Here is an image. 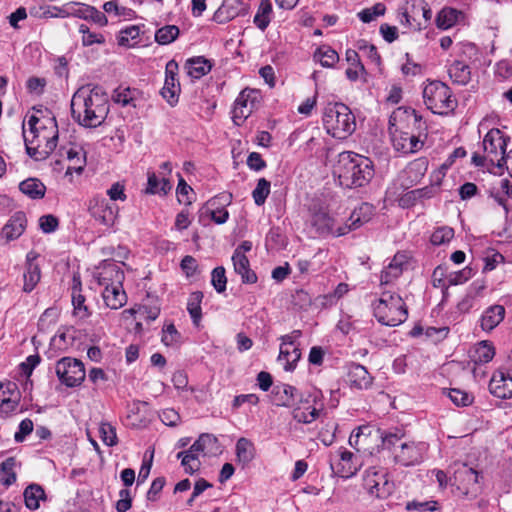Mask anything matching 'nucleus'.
<instances>
[{
  "mask_svg": "<svg viewBox=\"0 0 512 512\" xmlns=\"http://www.w3.org/2000/svg\"><path fill=\"white\" fill-rule=\"evenodd\" d=\"M71 113L84 127L100 126L109 113V100L100 86L85 85L77 89L71 99Z\"/></svg>",
  "mask_w": 512,
  "mask_h": 512,
  "instance_id": "1",
  "label": "nucleus"
},
{
  "mask_svg": "<svg viewBox=\"0 0 512 512\" xmlns=\"http://www.w3.org/2000/svg\"><path fill=\"white\" fill-rule=\"evenodd\" d=\"M333 175L344 188L363 187L372 180L374 165L365 156L345 151L339 154Z\"/></svg>",
  "mask_w": 512,
  "mask_h": 512,
  "instance_id": "2",
  "label": "nucleus"
},
{
  "mask_svg": "<svg viewBox=\"0 0 512 512\" xmlns=\"http://www.w3.org/2000/svg\"><path fill=\"white\" fill-rule=\"evenodd\" d=\"M509 137L504 136L498 128L490 129L484 136L482 146L484 154L474 153L472 163L495 175H502L507 164V158H511L512 150L506 154L507 141Z\"/></svg>",
  "mask_w": 512,
  "mask_h": 512,
  "instance_id": "3",
  "label": "nucleus"
},
{
  "mask_svg": "<svg viewBox=\"0 0 512 512\" xmlns=\"http://www.w3.org/2000/svg\"><path fill=\"white\" fill-rule=\"evenodd\" d=\"M382 443L385 449L391 451L394 462L404 467L419 465L428 451L426 442L407 439L399 429L388 431L382 437Z\"/></svg>",
  "mask_w": 512,
  "mask_h": 512,
  "instance_id": "4",
  "label": "nucleus"
},
{
  "mask_svg": "<svg viewBox=\"0 0 512 512\" xmlns=\"http://www.w3.org/2000/svg\"><path fill=\"white\" fill-rule=\"evenodd\" d=\"M448 472L452 492L457 497L472 499L481 492L479 472L464 462H454Z\"/></svg>",
  "mask_w": 512,
  "mask_h": 512,
  "instance_id": "5",
  "label": "nucleus"
},
{
  "mask_svg": "<svg viewBox=\"0 0 512 512\" xmlns=\"http://www.w3.org/2000/svg\"><path fill=\"white\" fill-rule=\"evenodd\" d=\"M323 125L327 133L338 139L351 135L356 128L355 117L342 103L328 105L323 114Z\"/></svg>",
  "mask_w": 512,
  "mask_h": 512,
  "instance_id": "6",
  "label": "nucleus"
},
{
  "mask_svg": "<svg viewBox=\"0 0 512 512\" xmlns=\"http://www.w3.org/2000/svg\"><path fill=\"white\" fill-rule=\"evenodd\" d=\"M374 316L382 325L394 327L403 323L408 316L403 299L390 291H383L373 307Z\"/></svg>",
  "mask_w": 512,
  "mask_h": 512,
  "instance_id": "7",
  "label": "nucleus"
},
{
  "mask_svg": "<svg viewBox=\"0 0 512 512\" xmlns=\"http://www.w3.org/2000/svg\"><path fill=\"white\" fill-rule=\"evenodd\" d=\"M423 99L426 107L435 114H448L456 106L450 88L440 81H431L425 85Z\"/></svg>",
  "mask_w": 512,
  "mask_h": 512,
  "instance_id": "8",
  "label": "nucleus"
},
{
  "mask_svg": "<svg viewBox=\"0 0 512 512\" xmlns=\"http://www.w3.org/2000/svg\"><path fill=\"white\" fill-rule=\"evenodd\" d=\"M366 491L377 498H387L394 490V483L388 478V472L382 467H371L363 477Z\"/></svg>",
  "mask_w": 512,
  "mask_h": 512,
  "instance_id": "9",
  "label": "nucleus"
},
{
  "mask_svg": "<svg viewBox=\"0 0 512 512\" xmlns=\"http://www.w3.org/2000/svg\"><path fill=\"white\" fill-rule=\"evenodd\" d=\"M321 392L313 390L302 393L293 407V419L299 423L310 424L315 421L320 414L321 409L316 407L317 400L320 399Z\"/></svg>",
  "mask_w": 512,
  "mask_h": 512,
  "instance_id": "10",
  "label": "nucleus"
},
{
  "mask_svg": "<svg viewBox=\"0 0 512 512\" xmlns=\"http://www.w3.org/2000/svg\"><path fill=\"white\" fill-rule=\"evenodd\" d=\"M59 380L68 387L80 385L85 379L84 364L75 358L63 357L56 364Z\"/></svg>",
  "mask_w": 512,
  "mask_h": 512,
  "instance_id": "11",
  "label": "nucleus"
},
{
  "mask_svg": "<svg viewBox=\"0 0 512 512\" xmlns=\"http://www.w3.org/2000/svg\"><path fill=\"white\" fill-rule=\"evenodd\" d=\"M302 335L300 330H293L290 334L281 336L280 353L278 361L283 363L286 371L295 368L296 363L301 357V352L295 341Z\"/></svg>",
  "mask_w": 512,
  "mask_h": 512,
  "instance_id": "12",
  "label": "nucleus"
},
{
  "mask_svg": "<svg viewBox=\"0 0 512 512\" xmlns=\"http://www.w3.org/2000/svg\"><path fill=\"white\" fill-rule=\"evenodd\" d=\"M40 123V118L32 115L28 120L29 130L27 131L23 127V137L28 155L36 160H42L48 156H41L40 153L44 151V143L46 139H43L40 134L37 133V125Z\"/></svg>",
  "mask_w": 512,
  "mask_h": 512,
  "instance_id": "13",
  "label": "nucleus"
},
{
  "mask_svg": "<svg viewBox=\"0 0 512 512\" xmlns=\"http://www.w3.org/2000/svg\"><path fill=\"white\" fill-rule=\"evenodd\" d=\"M374 215V207L369 203H362L351 213L347 223L336 229L335 236H343L352 230H356L369 222Z\"/></svg>",
  "mask_w": 512,
  "mask_h": 512,
  "instance_id": "14",
  "label": "nucleus"
},
{
  "mask_svg": "<svg viewBox=\"0 0 512 512\" xmlns=\"http://www.w3.org/2000/svg\"><path fill=\"white\" fill-rule=\"evenodd\" d=\"M258 101V92L253 89H244L240 92L234 103L233 120L239 125L238 120H245L250 116Z\"/></svg>",
  "mask_w": 512,
  "mask_h": 512,
  "instance_id": "15",
  "label": "nucleus"
},
{
  "mask_svg": "<svg viewBox=\"0 0 512 512\" xmlns=\"http://www.w3.org/2000/svg\"><path fill=\"white\" fill-rule=\"evenodd\" d=\"M37 133L43 139L44 151L40 153L41 156H49L57 146L58 141V126L54 116H43L40 118V123L37 125Z\"/></svg>",
  "mask_w": 512,
  "mask_h": 512,
  "instance_id": "16",
  "label": "nucleus"
},
{
  "mask_svg": "<svg viewBox=\"0 0 512 512\" xmlns=\"http://www.w3.org/2000/svg\"><path fill=\"white\" fill-rule=\"evenodd\" d=\"M89 211L97 222L106 227L113 226L118 214L116 205L110 204L105 199H94L89 206Z\"/></svg>",
  "mask_w": 512,
  "mask_h": 512,
  "instance_id": "17",
  "label": "nucleus"
},
{
  "mask_svg": "<svg viewBox=\"0 0 512 512\" xmlns=\"http://www.w3.org/2000/svg\"><path fill=\"white\" fill-rule=\"evenodd\" d=\"M330 465L333 472L342 478L353 476L359 469L357 456L346 449H340L337 459H332Z\"/></svg>",
  "mask_w": 512,
  "mask_h": 512,
  "instance_id": "18",
  "label": "nucleus"
},
{
  "mask_svg": "<svg viewBox=\"0 0 512 512\" xmlns=\"http://www.w3.org/2000/svg\"><path fill=\"white\" fill-rule=\"evenodd\" d=\"M177 71L178 63L175 60H170L166 64V77L161 94L171 106L178 102V93L180 91V84L176 78Z\"/></svg>",
  "mask_w": 512,
  "mask_h": 512,
  "instance_id": "19",
  "label": "nucleus"
},
{
  "mask_svg": "<svg viewBox=\"0 0 512 512\" xmlns=\"http://www.w3.org/2000/svg\"><path fill=\"white\" fill-rule=\"evenodd\" d=\"M422 9L423 0H407L400 14L399 22L412 30L420 31L423 28L421 21Z\"/></svg>",
  "mask_w": 512,
  "mask_h": 512,
  "instance_id": "20",
  "label": "nucleus"
},
{
  "mask_svg": "<svg viewBox=\"0 0 512 512\" xmlns=\"http://www.w3.org/2000/svg\"><path fill=\"white\" fill-rule=\"evenodd\" d=\"M490 392L498 398H512V375L505 370L496 371L489 383Z\"/></svg>",
  "mask_w": 512,
  "mask_h": 512,
  "instance_id": "21",
  "label": "nucleus"
},
{
  "mask_svg": "<svg viewBox=\"0 0 512 512\" xmlns=\"http://www.w3.org/2000/svg\"><path fill=\"white\" fill-rule=\"evenodd\" d=\"M408 265V257L404 253H397L391 260L388 266H386L380 276V284L388 285L398 279L403 273L404 269Z\"/></svg>",
  "mask_w": 512,
  "mask_h": 512,
  "instance_id": "22",
  "label": "nucleus"
},
{
  "mask_svg": "<svg viewBox=\"0 0 512 512\" xmlns=\"http://www.w3.org/2000/svg\"><path fill=\"white\" fill-rule=\"evenodd\" d=\"M347 381L350 387L363 390L371 387L373 377L366 367L361 364L352 363L348 367Z\"/></svg>",
  "mask_w": 512,
  "mask_h": 512,
  "instance_id": "23",
  "label": "nucleus"
},
{
  "mask_svg": "<svg viewBox=\"0 0 512 512\" xmlns=\"http://www.w3.org/2000/svg\"><path fill=\"white\" fill-rule=\"evenodd\" d=\"M124 278V272L115 262H106L97 276L99 285L103 287L123 285Z\"/></svg>",
  "mask_w": 512,
  "mask_h": 512,
  "instance_id": "24",
  "label": "nucleus"
},
{
  "mask_svg": "<svg viewBox=\"0 0 512 512\" xmlns=\"http://www.w3.org/2000/svg\"><path fill=\"white\" fill-rule=\"evenodd\" d=\"M506 310L504 306L495 304L486 308L480 318V327L483 331L491 332L505 317Z\"/></svg>",
  "mask_w": 512,
  "mask_h": 512,
  "instance_id": "25",
  "label": "nucleus"
},
{
  "mask_svg": "<svg viewBox=\"0 0 512 512\" xmlns=\"http://www.w3.org/2000/svg\"><path fill=\"white\" fill-rule=\"evenodd\" d=\"M27 225V218L24 212H16L2 228V235L7 240H14L20 237Z\"/></svg>",
  "mask_w": 512,
  "mask_h": 512,
  "instance_id": "26",
  "label": "nucleus"
},
{
  "mask_svg": "<svg viewBox=\"0 0 512 512\" xmlns=\"http://www.w3.org/2000/svg\"><path fill=\"white\" fill-rule=\"evenodd\" d=\"M272 394L277 406L292 407L296 404L298 391L289 384H278L273 388Z\"/></svg>",
  "mask_w": 512,
  "mask_h": 512,
  "instance_id": "27",
  "label": "nucleus"
},
{
  "mask_svg": "<svg viewBox=\"0 0 512 512\" xmlns=\"http://www.w3.org/2000/svg\"><path fill=\"white\" fill-rule=\"evenodd\" d=\"M81 292V281L79 277H73V286H72V304H73V314L79 319H86L90 316V310L85 305V297L80 293Z\"/></svg>",
  "mask_w": 512,
  "mask_h": 512,
  "instance_id": "28",
  "label": "nucleus"
},
{
  "mask_svg": "<svg viewBox=\"0 0 512 512\" xmlns=\"http://www.w3.org/2000/svg\"><path fill=\"white\" fill-rule=\"evenodd\" d=\"M234 270L241 276L242 282L247 284H254L257 282V275L250 269L248 258L244 254L234 252L232 256Z\"/></svg>",
  "mask_w": 512,
  "mask_h": 512,
  "instance_id": "29",
  "label": "nucleus"
},
{
  "mask_svg": "<svg viewBox=\"0 0 512 512\" xmlns=\"http://www.w3.org/2000/svg\"><path fill=\"white\" fill-rule=\"evenodd\" d=\"M102 297L106 306L114 310L120 309L127 302L123 285L104 287Z\"/></svg>",
  "mask_w": 512,
  "mask_h": 512,
  "instance_id": "30",
  "label": "nucleus"
},
{
  "mask_svg": "<svg viewBox=\"0 0 512 512\" xmlns=\"http://www.w3.org/2000/svg\"><path fill=\"white\" fill-rule=\"evenodd\" d=\"M185 69L191 78L200 79L211 71L212 63L205 57L198 56L188 59L185 63Z\"/></svg>",
  "mask_w": 512,
  "mask_h": 512,
  "instance_id": "31",
  "label": "nucleus"
},
{
  "mask_svg": "<svg viewBox=\"0 0 512 512\" xmlns=\"http://www.w3.org/2000/svg\"><path fill=\"white\" fill-rule=\"evenodd\" d=\"M67 160L69 165L66 169V175H71L72 172L80 174L86 164V155L83 148L79 146H72L66 151Z\"/></svg>",
  "mask_w": 512,
  "mask_h": 512,
  "instance_id": "32",
  "label": "nucleus"
},
{
  "mask_svg": "<svg viewBox=\"0 0 512 512\" xmlns=\"http://www.w3.org/2000/svg\"><path fill=\"white\" fill-rule=\"evenodd\" d=\"M195 449L199 450L204 456L217 455L221 452V446L217 437L210 433H203L194 442Z\"/></svg>",
  "mask_w": 512,
  "mask_h": 512,
  "instance_id": "33",
  "label": "nucleus"
},
{
  "mask_svg": "<svg viewBox=\"0 0 512 512\" xmlns=\"http://www.w3.org/2000/svg\"><path fill=\"white\" fill-rule=\"evenodd\" d=\"M311 224L320 235L327 233H333L335 235L336 230L333 231V218L324 209L315 211L312 214Z\"/></svg>",
  "mask_w": 512,
  "mask_h": 512,
  "instance_id": "34",
  "label": "nucleus"
},
{
  "mask_svg": "<svg viewBox=\"0 0 512 512\" xmlns=\"http://www.w3.org/2000/svg\"><path fill=\"white\" fill-rule=\"evenodd\" d=\"M200 454L202 453L195 449L194 443L188 450L181 451L177 454V458L181 459V464L186 473L193 474L199 469L200 461L198 460V457Z\"/></svg>",
  "mask_w": 512,
  "mask_h": 512,
  "instance_id": "35",
  "label": "nucleus"
},
{
  "mask_svg": "<svg viewBox=\"0 0 512 512\" xmlns=\"http://www.w3.org/2000/svg\"><path fill=\"white\" fill-rule=\"evenodd\" d=\"M449 76L459 85H466L471 79V69L463 61L455 60L449 67Z\"/></svg>",
  "mask_w": 512,
  "mask_h": 512,
  "instance_id": "36",
  "label": "nucleus"
},
{
  "mask_svg": "<svg viewBox=\"0 0 512 512\" xmlns=\"http://www.w3.org/2000/svg\"><path fill=\"white\" fill-rule=\"evenodd\" d=\"M495 355V348L489 341L479 342L470 354V358L475 363H488Z\"/></svg>",
  "mask_w": 512,
  "mask_h": 512,
  "instance_id": "37",
  "label": "nucleus"
},
{
  "mask_svg": "<svg viewBox=\"0 0 512 512\" xmlns=\"http://www.w3.org/2000/svg\"><path fill=\"white\" fill-rule=\"evenodd\" d=\"M20 191L31 199H41L45 195V185L36 178H28L19 184Z\"/></svg>",
  "mask_w": 512,
  "mask_h": 512,
  "instance_id": "38",
  "label": "nucleus"
},
{
  "mask_svg": "<svg viewBox=\"0 0 512 512\" xmlns=\"http://www.w3.org/2000/svg\"><path fill=\"white\" fill-rule=\"evenodd\" d=\"M346 60L349 67L346 70V76L351 81H356L360 74L365 72L364 65L360 61V56L357 51L348 49L346 51Z\"/></svg>",
  "mask_w": 512,
  "mask_h": 512,
  "instance_id": "39",
  "label": "nucleus"
},
{
  "mask_svg": "<svg viewBox=\"0 0 512 512\" xmlns=\"http://www.w3.org/2000/svg\"><path fill=\"white\" fill-rule=\"evenodd\" d=\"M461 16V11L451 7H444L437 15V27L443 30L449 29L458 22Z\"/></svg>",
  "mask_w": 512,
  "mask_h": 512,
  "instance_id": "40",
  "label": "nucleus"
},
{
  "mask_svg": "<svg viewBox=\"0 0 512 512\" xmlns=\"http://www.w3.org/2000/svg\"><path fill=\"white\" fill-rule=\"evenodd\" d=\"M25 505L30 510L39 508V501L45 498V492L38 484H30L23 493Z\"/></svg>",
  "mask_w": 512,
  "mask_h": 512,
  "instance_id": "41",
  "label": "nucleus"
},
{
  "mask_svg": "<svg viewBox=\"0 0 512 512\" xmlns=\"http://www.w3.org/2000/svg\"><path fill=\"white\" fill-rule=\"evenodd\" d=\"M41 279V271L38 264H30L25 267L23 274V292H32Z\"/></svg>",
  "mask_w": 512,
  "mask_h": 512,
  "instance_id": "42",
  "label": "nucleus"
},
{
  "mask_svg": "<svg viewBox=\"0 0 512 512\" xmlns=\"http://www.w3.org/2000/svg\"><path fill=\"white\" fill-rule=\"evenodd\" d=\"M314 59L319 61L323 67L331 68L339 61V55L330 46L323 45L314 52Z\"/></svg>",
  "mask_w": 512,
  "mask_h": 512,
  "instance_id": "43",
  "label": "nucleus"
},
{
  "mask_svg": "<svg viewBox=\"0 0 512 512\" xmlns=\"http://www.w3.org/2000/svg\"><path fill=\"white\" fill-rule=\"evenodd\" d=\"M203 293L201 291L192 292L188 298L187 310L191 316L194 325L198 326L202 318L201 303Z\"/></svg>",
  "mask_w": 512,
  "mask_h": 512,
  "instance_id": "44",
  "label": "nucleus"
},
{
  "mask_svg": "<svg viewBox=\"0 0 512 512\" xmlns=\"http://www.w3.org/2000/svg\"><path fill=\"white\" fill-rule=\"evenodd\" d=\"M272 14V5L268 0H263L257 10V13L254 16V24L262 31H264L270 21Z\"/></svg>",
  "mask_w": 512,
  "mask_h": 512,
  "instance_id": "45",
  "label": "nucleus"
},
{
  "mask_svg": "<svg viewBox=\"0 0 512 512\" xmlns=\"http://www.w3.org/2000/svg\"><path fill=\"white\" fill-rule=\"evenodd\" d=\"M15 466L16 460L13 457L7 458L0 465V474H2L0 481L6 487H9L16 481Z\"/></svg>",
  "mask_w": 512,
  "mask_h": 512,
  "instance_id": "46",
  "label": "nucleus"
},
{
  "mask_svg": "<svg viewBox=\"0 0 512 512\" xmlns=\"http://www.w3.org/2000/svg\"><path fill=\"white\" fill-rule=\"evenodd\" d=\"M179 35V28L176 25H166L159 28L155 33V41L160 45L172 43Z\"/></svg>",
  "mask_w": 512,
  "mask_h": 512,
  "instance_id": "47",
  "label": "nucleus"
},
{
  "mask_svg": "<svg viewBox=\"0 0 512 512\" xmlns=\"http://www.w3.org/2000/svg\"><path fill=\"white\" fill-rule=\"evenodd\" d=\"M236 455L240 462L246 464L254 458V447L251 441L240 438L236 443Z\"/></svg>",
  "mask_w": 512,
  "mask_h": 512,
  "instance_id": "48",
  "label": "nucleus"
},
{
  "mask_svg": "<svg viewBox=\"0 0 512 512\" xmlns=\"http://www.w3.org/2000/svg\"><path fill=\"white\" fill-rule=\"evenodd\" d=\"M148 186L146 188V193L149 194H156L163 192L164 194L167 193L171 189L170 182L163 178L162 180H159L155 173H149L148 174Z\"/></svg>",
  "mask_w": 512,
  "mask_h": 512,
  "instance_id": "49",
  "label": "nucleus"
},
{
  "mask_svg": "<svg viewBox=\"0 0 512 512\" xmlns=\"http://www.w3.org/2000/svg\"><path fill=\"white\" fill-rule=\"evenodd\" d=\"M386 12V6L381 3H375L372 7L363 9L358 13L359 19L364 23H370L379 16H383Z\"/></svg>",
  "mask_w": 512,
  "mask_h": 512,
  "instance_id": "50",
  "label": "nucleus"
},
{
  "mask_svg": "<svg viewBox=\"0 0 512 512\" xmlns=\"http://www.w3.org/2000/svg\"><path fill=\"white\" fill-rule=\"evenodd\" d=\"M454 237V230L448 226H441L435 229L430 237V241L435 246L449 243Z\"/></svg>",
  "mask_w": 512,
  "mask_h": 512,
  "instance_id": "51",
  "label": "nucleus"
},
{
  "mask_svg": "<svg viewBox=\"0 0 512 512\" xmlns=\"http://www.w3.org/2000/svg\"><path fill=\"white\" fill-rule=\"evenodd\" d=\"M270 182L265 178H260L257 182L255 189L252 192V197L256 205L261 206L265 203L268 195L270 194Z\"/></svg>",
  "mask_w": 512,
  "mask_h": 512,
  "instance_id": "52",
  "label": "nucleus"
},
{
  "mask_svg": "<svg viewBox=\"0 0 512 512\" xmlns=\"http://www.w3.org/2000/svg\"><path fill=\"white\" fill-rule=\"evenodd\" d=\"M136 94L137 91L135 89H130L129 87H118L114 90L113 100L123 106L130 104L135 106L133 102Z\"/></svg>",
  "mask_w": 512,
  "mask_h": 512,
  "instance_id": "53",
  "label": "nucleus"
},
{
  "mask_svg": "<svg viewBox=\"0 0 512 512\" xmlns=\"http://www.w3.org/2000/svg\"><path fill=\"white\" fill-rule=\"evenodd\" d=\"M140 35V27L131 25L122 29L119 33L118 44L121 46H133L135 41Z\"/></svg>",
  "mask_w": 512,
  "mask_h": 512,
  "instance_id": "54",
  "label": "nucleus"
},
{
  "mask_svg": "<svg viewBox=\"0 0 512 512\" xmlns=\"http://www.w3.org/2000/svg\"><path fill=\"white\" fill-rule=\"evenodd\" d=\"M99 436L107 446H115L118 442L116 429L108 422H102L99 426Z\"/></svg>",
  "mask_w": 512,
  "mask_h": 512,
  "instance_id": "55",
  "label": "nucleus"
},
{
  "mask_svg": "<svg viewBox=\"0 0 512 512\" xmlns=\"http://www.w3.org/2000/svg\"><path fill=\"white\" fill-rule=\"evenodd\" d=\"M181 338L174 324H168L163 328L161 341L165 346H176L181 343Z\"/></svg>",
  "mask_w": 512,
  "mask_h": 512,
  "instance_id": "56",
  "label": "nucleus"
},
{
  "mask_svg": "<svg viewBox=\"0 0 512 512\" xmlns=\"http://www.w3.org/2000/svg\"><path fill=\"white\" fill-rule=\"evenodd\" d=\"M79 32L82 34V44L84 46L103 44L105 42V38L101 33L91 32L84 24L79 26Z\"/></svg>",
  "mask_w": 512,
  "mask_h": 512,
  "instance_id": "57",
  "label": "nucleus"
},
{
  "mask_svg": "<svg viewBox=\"0 0 512 512\" xmlns=\"http://www.w3.org/2000/svg\"><path fill=\"white\" fill-rule=\"evenodd\" d=\"M358 50L366 56L375 65H380L381 57L377 52V48L373 44H369L365 40H360L357 43Z\"/></svg>",
  "mask_w": 512,
  "mask_h": 512,
  "instance_id": "58",
  "label": "nucleus"
},
{
  "mask_svg": "<svg viewBox=\"0 0 512 512\" xmlns=\"http://www.w3.org/2000/svg\"><path fill=\"white\" fill-rule=\"evenodd\" d=\"M211 283L218 293H222L226 290L227 278L224 267L219 266L212 271Z\"/></svg>",
  "mask_w": 512,
  "mask_h": 512,
  "instance_id": "59",
  "label": "nucleus"
},
{
  "mask_svg": "<svg viewBox=\"0 0 512 512\" xmlns=\"http://www.w3.org/2000/svg\"><path fill=\"white\" fill-rule=\"evenodd\" d=\"M409 133L408 132H395L392 137L394 148L404 154H410V146L408 141Z\"/></svg>",
  "mask_w": 512,
  "mask_h": 512,
  "instance_id": "60",
  "label": "nucleus"
},
{
  "mask_svg": "<svg viewBox=\"0 0 512 512\" xmlns=\"http://www.w3.org/2000/svg\"><path fill=\"white\" fill-rule=\"evenodd\" d=\"M438 503L436 501H418L412 500L406 503V509L408 511L427 512L435 511L438 509Z\"/></svg>",
  "mask_w": 512,
  "mask_h": 512,
  "instance_id": "61",
  "label": "nucleus"
},
{
  "mask_svg": "<svg viewBox=\"0 0 512 512\" xmlns=\"http://www.w3.org/2000/svg\"><path fill=\"white\" fill-rule=\"evenodd\" d=\"M355 431L360 435L361 439H365V443H368V439L371 437L382 440V437L387 433L371 425L360 426Z\"/></svg>",
  "mask_w": 512,
  "mask_h": 512,
  "instance_id": "62",
  "label": "nucleus"
},
{
  "mask_svg": "<svg viewBox=\"0 0 512 512\" xmlns=\"http://www.w3.org/2000/svg\"><path fill=\"white\" fill-rule=\"evenodd\" d=\"M448 396L451 401L457 406H467L472 403V396L460 389H450Z\"/></svg>",
  "mask_w": 512,
  "mask_h": 512,
  "instance_id": "63",
  "label": "nucleus"
},
{
  "mask_svg": "<svg viewBox=\"0 0 512 512\" xmlns=\"http://www.w3.org/2000/svg\"><path fill=\"white\" fill-rule=\"evenodd\" d=\"M92 7L93 6L84 3H72L66 9L68 15L88 20V15L91 13Z\"/></svg>",
  "mask_w": 512,
  "mask_h": 512,
  "instance_id": "64",
  "label": "nucleus"
}]
</instances>
